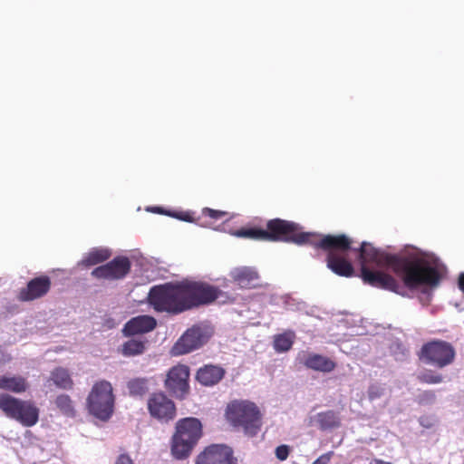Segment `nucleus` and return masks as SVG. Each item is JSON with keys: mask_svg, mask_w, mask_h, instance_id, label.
<instances>
[{"mask_svg": "<svg viewBox=\"0 0 464 464\" xmlns=\"http://www.w3.org/2000/svg\"><path fill=\"white\" fill-rule=\"evenodd\" d=\"M353 250L359 253L361 267L371 265L388 266L411 290L420 286L436 287L440 284V274L437 266L419 253L389 254L367 242Z\"/></svg>", "mask_w": 464, "mask_h": 464, "instance_id": "obj_1", "label": "nucleus"}, {"mask_svg": "<svg viewBox=\"0 0 464 464\" xmlns=\"http://www.w3.org/2000/svg\"><path fill=\"white\" fill-rule=\"evenodd\" d=\"M318 237L320 238H315L312 242V246L327 252V267L339 276H353L354 268L349 260V251L353 249V240L344 234L319 235Z\"/></svg>", "mask_w": 464, "mask_h": 464, "instance_id": "obj_2", "label": "nucleus"}, {"mask_svg": "<svg viewBox=\"0 0 464 464\" xmlns=\"http://www.w3.org/2000/svg\"><path fill=\"white\" fill-rule=\"evenodd\" d=\"M148 301L157 312L179 314L187 311L183 281L151 287Z\"/></svg>", "mask_w": 464, "mask_h": 464, "instance_id": "obj_3", "label": "nucleus"}, {"mask_svg": "<svg viewBox=\"0 0 464 464\" xmlns=\"http://www.w3.org/2000/svg\"><path fill=\"white\" fill-rule=\"evenodd\" d=\"M319 237L316 233L303 232L302 227L295 222L281 218L267 221L266 228V242H285L295 245L309 244Z\"/></svg>", "mask_w": 464, "mask_h": 464, "instance_id": "obj_4", "label": "nucleus"}, {"mask_svg": "<svg viewBox=\"0 0 464 464\" xmlns=\"http://www.w3.org/2000/svg\"><path fill=\"white\" fill-rule=\"evenodd\" d=\"M202 435L201 422L196 418L179 420L173 436L171 452L179 459H186Z\"/></svg>", "mask_w": 464, "mask_h": 464, "instance_id": "obj_5", "label": "nucleus"}, {"mask_svg": "<svg viewBox=\"0 0 464 464\" xmlns=\"http://www.w3.org/2000/svg\"><path fill=\"white\" fill-rule=\"evenodd\" d=\"M227 420L246 434L255 435L261 424V414L257 406L249 401H234L226 410Z\"/></svg>", "mask_w": 464, "mask_h": 464, "instance_id": "obj_6", "label": "nucleus"}, {"mask_svg": "<svg viewBox=\"0 0 464 464\" xmlns=\"http://www.w3.org/2000/svg\"><path fill=\"white\" fill-rule=\"evenodd\" d=\"M87 408L92 415L102 421L111 417L114 410V396L109 382L103 380L92 387L87 398Z\"/></svg>", "mask_w": 464, "mask_h": 464, "instance_id": "obj_7", "label": "nucleus"}, {"mask_svg": "<svg viewBox=\"0 0 464 464\" xmlns=\"http://www.w3.org/2000/svg\"><path fill=\"white\" fill-rule=\"evenodd\" d=\"M0 409L25 427H32L38 421L39 410L29 401H22L8 394H0Z\"/></svg>", "mask_w": 464, "mask_h": 464, "instance_id": "obj_8", "label": "nucleus"}, {"mask_svg": "<svg viewBox=\"0 0 464 464\" xmlns=\"http://www.w3.org/2000/svg\"><path fill=\"white\" fill-rule=\"evenodd\" d=\"M456 357L453 345L443 340H432L424 343L419 353L420 360L436 368H444L451 364Z\"/></svg>", "mask_w": 464, "mask_h": 464, "instance_id": "obj_9", "label": "nucleus"}, {"mask_svg": "<svg viewBox=\"0 0 464 464\" xmlns=\"http://www.w3.org/2000/svg\"><path fill=\"white\" fill-rule=\"evenodd\" d=\"M183 287L187 311L216 301L221 295V290L202 281L184 280Z\"/></svg>", "mask_w": 464, "mask_h": 464, "instance_id": "obj_10", "label": "nucleus"}, {"mask_svg": "<svg viewBox=\"0 0 464 464\" xmlns=\"http://www.w3.org/2000/svg\"><path fill=\"white\" fill-rule=\"evenodd\" d=\"M208 336L203 328L194 325L188 328L171 348L173 355H182L200 348L208 342Z\"/></svg>", "mask_w": 464, "mask_h": 464, "instance_id": "obj_11", "label": "nucleus"}, {"mask_svg": "<svg viewBox=\"0 0 464 464\" xmlns=\"http://www.w3.org/2000/svg\"><path fill=\"white\" fill-rule=\"evenodd\" d=\"M131 267L130 261L126 256H116L105 265L94 268L91 275L97 279L109 281L120 280L124 278Z\"/></svg>", "mask_w": 464, "mask_h": 464, "instance_id": "obj_12", "label": "nucleus"}, {"mask_svg": "<svg viewBox=\"0 0 464 464\" xmlns=\"http://www.w3.org/2000/svg\"><path fill=\"white\" fill-rule=\"evenodd\" d=\"M361 278L364 284L396 294L403 289L401 284L392 276L382 271L371 270L369 267H361Z\"/></svg>", "mask_w": 464, "mask_h": 464, "instance_id": "obj_13", "label": "nucleus"}, {"mask_svg": "<svg viewBox=\"0 0 464 464\" xmlns=\"http://www.w3.org/2000/svg\"><path fill=\"white\" fill-rule=\"evenodd\" d=\"M196 464H237V462L230 447L224 444H212L197 457Z\"/></svg>", "mask_w": 464, "mask_h": 464, "instance_id": "obj_14", "label": "nucleus"}, {"mask_svg": "<svg viewBox=\"0 0 464 464\" xmlns=\"http://www.w3.org/2000/svg\"><path fill=\"white\" fill-rule=\"evenodd\" d=\"M148 409L152 417L164 421L173 419L176 413L173 401L163 393L153 394L148 401Z\"/></svg>", "mask_w": 464, "mask_h": 464, "instance_id": "obj_15", "label": "nucleus"}, {"mask_svg": "<svg viewBox=\"0 0 464 464\" xmlns=\"http://www.w3.org/2000/svg\"><path fill=\"white\" fill-rule=\"evenodd\" d=\"M51 279L47 276H41L31 279L26 287L19 292L21 301H33L45 295L51 288Z\"/></svg>", "mask_w": 464, "mask_h": 464, "instance_id": "obj_16", "label": "nucleus"}, {"mask_svg": "<svg viewBox=\"0 0 464 464\" xmlns=\"http://www.w3.org/2000/svg\"><path fill=\"white\" fill-rule=\"evenodd\" d=\"M296 360L305 367L319 372H329L335 368V362L332 359L307 351L300 352Z\"/></svg>", "mask_w": 464, "mask_h": 464, "instance_id": "obj_17", "label": "nucleus"}, {"mask_svg": "<svg viewBox=\"0 0 464 464\" xmlns=\"http://www.w3.org/2000/svg\"><path fill=\"white\" fill-rule=\"evenodd\" d=\"M156 326L157 321L154 317L150 315H139L131 318L125 324L122 333L125 336L143 334L151 332Z\"/></svg>", "mask_w": 464, "mask_h": 464, "instance_id": "obj_18", "label": "nucleus"}, {"mask_svg": "<svg viewBox=\"0 0 464 464\" xmlns=\"http://www.w3.org/2000/svg\"><path fill=\"white\" fill-rule=\"evenodd\" d=\"M309 423L313 427H316L323 431L333 430L341 426V418L339 413L328 410L317 412L309 417Z\"/></svg>", "mask_w": 464, "mask_h": 464, "instance_id": "obj_19", "label": "nucleus"}, {"mask_svg": "<svg viewBox=\"0 0 464 464\" xmlns=\"http://www.w3.org/2000/svg\"><path fill=\"white\" fill-rule=\"evenodd\" d=\"M230 276L242 288H252L258 285L259 275L252 267L242 266L231 271Z\"/></svg>", "mask_w": 464, "mask_h": 464, "instance_id": "obj_20", "label": "nucleus"}, {"mask_svg": "<svg viewBox=\"0 0 464 464\" xmlns=\"http://www.w3.org/2000/svg\"><path fill=\"white\" fill-rule=\"evenodd\" d=\"M111 256V251L105 247H93L83 257L81 264L85 266H92L108 260Z\"/></svg>", "mask_w": 464, "mask_h": 464, "instance_id": "obj_21", "label": "nucleus"}, {"mask_svg": "<svg viewBox=\"0 0 464 464\" xmlns=\"http://www.w3.org/2000/svg\"><path fill=\"white\" fill-rule=\"evenodd\" d=\"M166 389L176 398L183 399L188 393V379H165Z\"/></svg>", "mask_w": 464, "mask_h": 464, "instance_id": "obj_22", "label": "nucleus"}, {"mask_svg": "<svg viewBox=\"0 0 464 464\" xmlns=\"http://www.w3.org/2000/svg\"><path fill=\"white\" fill-rule=\"evenodd\" d=\"M295 337V334L291 331L275 335L273 342L275 351L277 353L289 351L293 346Z\"/></svg>", "mask_w": 464, "mask_h": 464, "instance_id": "obj_23", "label": "nucleus"}, {"mask_svg": "<svg viewBox=\"0 0 464 464\" xmlns=\"http://www.w3.org/2000/svg\"><path fill=\"white\" fill-rule=\"evenodd\" d=\"M146 348V342L137 339H130L125 342L121 347V353L124 356H136L142 354Z\"/></svg>", "mask_w": 464, "mask_h": 464, "instance_id": "obj_24", "label": "nucleus"}, {"mask_svg": "<svg viewBox=\"0 0 464 464\" xmlns=\"http://www.w3.org/2000/svg\"><path fill=\"white\" fill-rule=\"evenodd\" d=\"M56 408L66 417L75 416V409L72 401L66 394L58 395L54 401Z\"/></svg>", "mask_w": 464, "mask_h": 464, "instance_id": "obj_25", "label": "nucleus"}, {"mask_svg": "<svg viewBox=\"0 0 464 464\" xmlns=\"http://www.w3.org/2000/svg\"><path fill=\"white\" fill-rule=\"evenodd\" d=\"M128 390L131 396H142L150 391L148 379H130Z\"/></svg>", "mask_w": 464, "mask_h": 464, "instance_id": "obj_26", "label": "nucleus"}, {"mask_svg": "<svg viewBox=\"0 0 464 464\" xmlns=\"http://www.w3.org/2000/svg\"><path fill=\"white\" fill-rule=\"evenodd\" d=\"M202 217L205 218H209L210 221H206L201 223L202 226L206 227H213L215 222L221 219H229V213L222 210H216L209 208H204L202 209Z\"/></svg>", "mask_w": 464, "mask_h": 464, "instance_id": "obj_27", "label": "nucleus"}, {"mask_svg": "<svg viewBox=\"0 0 464 464\" xmlns=\"http://www.w3.org/2000/svg\"><path fill=\"white\" fill-rule=\"evenodd\" d=\"M28 388L25 379H0V389L21 393Z\"/></svg>", "mask_w": 464, "mask_h": 464, "instance_id": "obj_28", "label": "nucleus"}, {"mask_svg": "<svg viewBox=\"0 0 464 464\" xmlns=\"http://www.w3.org/2000/svg\"><path fill=\"white\" fill-rule=\"evenodd\" d=\"M238 237L250 238L258 241H266V229L259 227L241 228L235 232Z\"/></svg>", "mask_w": 464, "mask_h": 464, "instance_id": "obj_29", "label": "nucleus"}, {"mask_svg": "<svg viewBox=\"0 0 464 464\" xmlns=\"http://www.w3.org/2000/svg\"><path fill=\"white\" fill-rule=\"evenodd\" d=\"M226 370L216 364H206L200 367L196 374V377H224Z\"/></svg>", "mask_w": 464, "mask_h": 464, "instance_id": "obj_30", "label": "nucleus"}, {"mask_svg": "<svg viewBox=\"0 0 464 464\" xmlns=\"http://www.w3.org/2000/svg\"><path fill=\"white\" fill-rule=\"evenodd\" d=\"M189 367L179 363L169 369L167 377H189Z\"/></svg>", "mask_w": 464, "mask_h": 464, "instance_id": "obj_31", "label": "nucleus"}, {"mask_svg": "<svg viewBox=\"0 0 464 464\" xmlns=\"http://www.w3.org/2000/svg\"><path fill=\"white\" fill-rule=\"evenodd\" d=\"M420 404H431L435 401V394L430 391H424L418 395Z\"/></svg>", "mask_w": 464, "mask_h": 464, "instance_id": "obj_32", "label": "nucleus"}, {"mask_svg": "<svg viewBox=\"0 0 464 464\" xmlns=\"http://www.w3.org/2000/svg\"><path fill=\"white\" fill-rule=\"evenodd\" d=\"M54 384L63 390H71L73 386L72 379H53Z\"/></svg>", "mask_w": 464, "mask_h": 464, "instance_id": "obj_33", "label": "nucleus"}, {"mask_svg": "<svg viewBox=\"0 0 464 464\" xmlns=\"http://www.w3.org/2000/svg\"><path fill=\"white\" fill-rule=\"evenodd\" d=\"M289 455V448L286 445H280L276 449V456L279 460H285Z\"/></svg>", "mask_w": 464, "mask_h": 464, "instance_id": "obj_34", "label": "nucleus"}, {"mask_svg": "<svg viewBox=\"0 0 464 464\" xmlns=\"http://www.w3.org/2000/svg\"><path fill=\"white\" fill-rule=\"evenodd\" d=\"M384 392V388L378 385H372L369 389V398L371 400L381 397Z\"/></svg>", "mask_w": 464, "mask_h": 464, "instance_id": "obj_35", "label": "nucleus"}, {"mask_svg": "<svg viewBox=\"0 0 464 464\" xmlns=\"http://www.w3.org/2000/svg\"><path fill=\"white\" fill-rule=\"evenodd\" d=\"M334 455V451H328L318 457L312 464H331Z\"/></svg>", "mask_w": 464, "mask_h": 464, "instance_id": "obj_36", "label": "nucleus"}, {"mask_svg": "<svg viewBox=\"0 0 464 464\" xmlns=\"http://www.w3.org/2000/svg\"><path fill=\"white\" fill-rule=\"evenodd\" d=\"M171 217H174L179 220L187 221V222H192L193 218L189 212H179L174 214H169Z\"/></svg>", "mask_w": 464, "mask_h": 464, "instance_id": "obj_37", "label": "nucleus"}, {"mask_svg": "<svg viewBox=\"0 0 464 464\" xmlns=\"http://www.w3.org/2000/svg\"><path fill=\"white\" fill-rule=\"evenodd\" d=\"M201 385L212 387L216 385L220 379H197Z\"/></svg>", "mask_w": 464, "mask_h": 464, "instance_id": "obj_38", "label": "nucleus"}, {"mask_svg": "<svg viewBox=\"0 0 464 464\" xmlns=\"http://www.w3.org/2000/svg\"><path fill=\"white\" fill-rule=\"evenodd\" d=\"M115 464H133L130 458L125 454L121 455Z\"/></svg>", "mask_w": 464, "mask_h": 464, "instance_id": "obj_39", "label": "nucleus"}, {"mask_svg": "<svg viewBox=\"0 0 464 464\" xmlns=\"http://www.w3.org/2000/svg\"><path fill=\"white\" fill-rule=\"evenodd\" d=\"M419 421H420V424L424 428L429 429L432 426V421L429 418L421 417V418H420Z\"/></svg>", "mask_w": 464, "mask_h": 464, "instance_id": "obj_40", "label": "nucleus"}, {"mask_svg": "<svg viewBox=\"0 0 464 464\" xmlns=\"http://www.w3.org/2000/svg\"><path fill=\"white\" fill-rule=\"evenodd\" d=\"M458 284L459 289L464 292V273L459 275Z\"/></svg>", "mask_w": 464, "mask_h": 464, "instance_id": "obj_41", "label": "nucleus"}, {"mask_svg": "<svg viewBox=\"0 0 464 464\" xmlns=\"http://www.w3.org/2000/svg\"><path fill=\"white\" fill-rule=\"evenodd\" d=\"M54 374V377H68V373L63 370H57V372Z\"/></svg>", "mask_w": 464, "mask_h": 464, "instance_id": "obj_42", "label": "nucleus"}, {"mask_svg": "<svg viewBox=\"0 0 464 464\" xmlns=\"http://www.w3.org/2000/svg\"><path fill=\"white\" fill-rule=\"evenodd\" d=\"M371 464H392L391 462H388V461H384V460H382V459H373Z\"/></svg>", "mask_w": 464, "mask_h": 464, "instance_id": "obj_43", "label": "nucleus"}, {"mask_svg": "<svg viewBox=\"0 0 464 464\" xmlns=\"http://www.w3.org/2000/svg\"><path fill=\"white\" fill-rule=\"evenodd\" d=\"M429 382V383H438L441 379H435V378H432V379H426Z\"/></svg>", "mask_w": 464, "mask_h": 464, "instance_id": "obj_44", "label": "nucleus"}]
</instances>
